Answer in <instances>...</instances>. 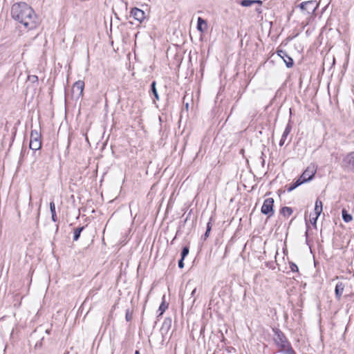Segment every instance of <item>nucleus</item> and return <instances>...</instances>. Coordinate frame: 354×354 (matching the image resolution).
<instances>
[{
    "instance_id": "1",
    "label": "nucleus",
    "mask_w": 354,
    "mask_h": 354,
    "mask_svg": "<svg viewBox=\"0 0 354 354\" xmlns=\"http://www.w3.org/2000/svg\"><path fill=\"white\" fill-rule=\"evenodd\" d=\"M11 16L28 29L31 30L36 27L35 11L26 3H15L11 8Z\"/></svg>"
},
{
    "instance_id": "2",
    "label": "nucleus",
    "mask_w": 354,
    "mask_h": 354,
    "mask_svg": "<svg viewBox=\"0 0 354 354\" xmlns=\"http://www.w3.org/2000/svg\"><path fill=\"white\" fill-rule=\"evenodd\" d=\"M272 332L274 333L273 340L277 347L279 348V352L287 354L289 349H293L283 332L278 328H272Z\"/></svg>"
},
{
    "instance_id": "3",
    "label": "nucleus",
    "mask_w": 354,
    "mask_h": 354,
    "mask_svg": "<svg viewBox=\"0 0 354 354\" xmlns=\"http://www.w3.org/2000/svg\"><path fill=\"white\" fill-rule=\"evenodd\" d=\"M29 147L33 151L39 150L41 147V134L36 129H33L30 132Z\"/></svg>"
},
{
    "instance_id": "4",
    "label": "nucleus",
    "mask_w": 354,
    "mask_h": 354,
    "mask_svg": "<svg viewBox=\"0 0 354 354\" xmlns=\"http://www.w3.org/2000/svg\"><path fill=\"white\" fill-rule=\"evenodd\" d=\"M274 199L272 198H266L261 207V213L270 217L274 214Z\"/></svg>"
},
{
    "instance_id": "5",
    "label": "nucleus",
    "mask_w": 354,
    "mask_h": 354,
    "mask_svg": "<svg viewBox=\"0 0 354 354\" xmlns=\"http://www.w3.org/2000/svg\"><path fill=\"white\" fill-rule=\"evenodd\" d=\"M319 4L315 1H306L301 3L299 7L308 14H314Z\"/></svg>"
},
{
    "instance_id": "6",
    "label": "nucleus",
    "mask_w": 354,
    "mask_h": 354,
    "mask_svg": "<svg viewBox=\"0 0 354 354\" xmlns=\"http://www.w3.org/2000/svg\"><path fill=\"white\" fill-rule=\"evenodd\" d=\"M316 169L315 168V166H309L302 173L301 176L299 177V179L302 180V183H307L313 178Z\"/></svg>"
},
{
    "instance_id": "7",
    "label": "nucleus",
    "mask_w": 354,
    "mask_h": 354,
    "mask_svg": "<svg viewBox=\"0 0 354 354\" xmlns=\"http://www.w3.org/2000/svg\"><path fill=\"white\" fill-rule=\"evenodd\" d=\"M277 55L281 57L286 64V66L288 68H291L293 66L294 62L292 57H290L286 50H277Z\"/></svg>"
},
{
    "instance_id": "8",
    "label": "nucleus",
    "mask_w": 354,
    "mask_h": 354,
    "mask_svg": "<svg viewBox=\"0 0 354 354\" xmlns=\"http://www.w3.org/2000/svg\"><path fill=\"white\" fill-rule=\"evenodd\" d=\"M84 88V82L82 80H78L74 83L72 87V92L73 94L77 92L76 97L79 98L83 95Z\"/></svg>"
},
{
    "instance_id": "9",
    "label": "nucleus",
    "mask_w": 354,
    "mask_h": 354,
    "mask_svg": "<svg viewBox=\"0 0 354 354\" xmlns=\"http://www.w3.org/2000/svg\"><path fill=\"white\" fill-rule=\"evenodd\" d=\"M131 15L137 21L142 22L145 19V12L138 8H133L131 10Z\"/></svg>"
},
{
    "instance_id": "10",
    "label": "nucleus",
    "mask_w": 354,
    "mask_h": 354,
    "mask_svg": "<svg viewBox=\"0 0 354 354\" xmlns=\"http://www.w3.org/2000/svg\"><path fill=\"white\" fill-rule=\"evenodd\" d=\"M150 95H153V97L152 98L153 103H156V101H158L160 100V97L156 88V82L153 81L150 85V90L149 91Z\"/></svg>"
},
{
    "instance_id": "11",
    "label": "nucleus",
    "mask_w": 354,
    "mask_h": 354,
    "mask_svg": "<svg viewBox=\"0 0 354 354\" xmlns=\"http://www.w3.org/2000/svg\"><path fill=\"white\" fill-rule=\"evenodd\" d=\"M344 284L342 282H338L335 286V294L337 299H340L344 289Z\"/></svg>"
},
{
    "instance_id": "12",
    "label": "nucleus",
    "mask_w": 354,
    "mask_h": 354,
    "mask_svg": "<svg viewBox=\"0 0 354 354\" xmlns=\"http://www.w3.org/2000/svg\"><path fill=\"white\" fill-rule=\"evenodd\" d=\"M207 28V24L206 20L199 17L197 19V30L201 32H203Z\"/></svg>"
},
{
    "instance_id": "13",
    "label": "nucleus",
    "mask_w": 354,
    "mask_h": 354,
    "mask_svg": "<svg viewBox=\"0 0 354 354\" xmlns=\"http://www.w3.org/2000/svg\"><path fill=\"white\" fill-rule=\"evenodd\" d=\"M323 209V204L322 202L317 198L315 201V213L314 214L317 216V217H319L320 214L322 212Z\"/></svg>"
},
{
    "instance_id": "14",
    "label": "nucleus",
    "mask_w": 354,
    "mask_h": 354,
    "mask_svg": "<svg viewBox=\"0 0 354 354\" xmlns=\"http://www.w3.org/2000/svg\"><path fill=\"white\" fill-rule=\"evenodd\" d=\"M50 213H51L52 221L53 222H57V216L56 210H55V203L53 201H51L50 203Z\"/></svg>"
},
{
    "instance_id": "15",
    "label": "nucleus",
    "mask_w": 354,
    "mask_h": 354,
    "mask_svg": "<svg viewBox=\"0 0 354 354\" xmlns=\"http://www.w3.org/2000/svg\"><path fill=\"white\" fill-rule=\"evenodd\" d=\"M292 212V209L290 207H283L280 210V213L285 217H289Z\"/></svg>"
},
{
    "instance_id": "16",
    "label": "nucleus",
    "mask_w": 354,
    "mask_h": 354,
    "mask_svg": "<svg viewBox=\"0 0 354 354\" xmlns=\"http://www.w3.org/2000/svg\"><path fill=\"white\" fill-rule=\"evenodd\" d=\"M344 161L354 167V151L346 155Z\"/></svg>"
},
{
    "instance_id": "17",
    "label": "nucleus",
    "mask_w": 354,
    "mask_h": 354,
    "mask_svg": "<svg viewBox=\"0 0 354 354\" xmlns=\"http://www.w3.org/2000/svg\"><path fill=\"white\" fill-rule=\"evenodd\" d=\"M84 226H82V227H79L74 230V232H73V241H77L79 239L80 234H81L82 232L84 230Z\"/></svg>"
},
{
    "instance_id": "18",
    "label": "nucleus",
    "mask_w": 354,
    "mask_h": 354,
    "mask_svg": "<svg viewBox=\"0 0 354 354\" xmlns=\"http://www.w3.org/2000/svg\"><path fill=\"white\" fill-rule=\"evenodd\" d=\"M302 183V180H299V178L293 183L290 184L288 187H287V191L288 192H292V190H294L295 189H296L298 186L301 185Z\"/></svg>"
},
{
    "instance_id": "19",
    "label": "nucleus",
    "mask_w": 354,
    "mask_h": 354,
    "mask_svg": "<svg viewBox=\"0 0 354 354\" xmlns=\"http://www.w3.org/2000/svg\"><path fill=\"white\" fill-rule=\"evenodd\" d=\"M342 219L346 223H348V222L351 221L353 219L352 216L350 214H348L347 212V211L344 209H342Z\"/></svg>"
},
{
    "instance_id": "20",
    "label": "nucleus",
    "mask_w": 354,
    "mask_h": 354,
    "mask_svg": "<svg viewBox=\"0 0 354 354\" xmlns=\"http://www.w3.org/2000/svg\"><path fill=\"white\" fill-rule=\"evenodd\" d=\"M291 130H292V125L290 124V120L285 128V130L282 134L281 138L286 140V138H287L288 136L290 134Z\"/></svg>"
},
{
    "instance_id": "21",
    "label": "nucleus",
    "mask_w": 354,
    "mask_h": 354,
    "mask_svg": "<svg viewBox=\"0 0 354 354\" xmlns=\"http://www.w3.org/2000/svg\"><path fill=\"white\" fill-rule=\"evenodd\" d=\"M211 220L212 218H210L209 221L207 223V227H206V231L204 234V235L202 236V239L205 241L209 236V233H210V231L212 230V223H211Z\"/></svg>"
},
{
    "instance_id": "22",
    "label": "nucleus",
    "mask_w": 354,
    "mask_h": 354,
    "mask_svg": "<svg viewBox=\"0 0 354 354\" xmlns=\"http://www.w3.org/2000/svg\"><path fill=\"white\" fill-rule=\"evenodd\" d=\"M171 325V318H166L165 319L162 329L166 328L167 330H169Z\"/></svg>"
},
{
    "instance_id": "23",
    "label": "nucleus",
    "mask_w": 354,
    "mask_h": 354,
    "mask_svg": "<svg viewBox=\"0 0 354 354\" xmlns=\"http://www.w3.org/2000/svg\"><path fill=\"white\" fill-rule=\"evenodd\" d=\"M239 4L243 7H248L253 5V0H241Z\"/></svg>"
},
{
    "instance_id": "24",
    "label": "nucleus",
    "mask_w": 354,
    "mask_h": 354,
    "mask_svg": "<svg viewBox=\"0 0 354 354\" xmlns=\"http://www.w3.org/2000/svg\"><path fill=\"white\" fill-rule=\"evenodd\" d=\"M189 252V246L186 245V246L183 247L182 249V251H181V254H180L181 258L185 259L188 255Z\"/></svg>"
},
{
    "instance_id": "25",
    "label": "nucleus",
    "mask_w": 354,
    "mask_h": 354,
    "mask_svg": "<svg viewBox=\"0 0 354 354\" xmlns=\"http://www.w3.org/2000/svg\"><path fill=\"white\" fill-rule=\"evenodd\" d=\"M132 318H133V311L129 309H127L126 314H125L126 321L130 322V321H131Z\"/></svg>"
},
{
    "instance_id": "26",
    "label": "nucleus",
    "mask_w": 354,
    "mask_h": 354,
    "mask_svg": "<svg viewBox=\"0 0 354 354\" xmlns=\"http://www.w3.org/2000/svg\"><path fill=\"white\" fill-rule=\"evenodd\" d=\"M289 266H290V270L293 272H299V268H298V266L293 262H290L289 263Z\"/></svg>"
},
{
    "instance_id": "27",
    "label": "nucleus",
    "mask_w": 354,
    "mask_h": 354,
    "mask_svg": "<svg viewBox=\"0 0 354 354\" xmlns=\"http://www.w3.org/2000/svg\"><path fill=\"white\" fill-rule=\"evenodd\" d=\"M167 304H166L165 302L163 301L158 309V310L160 311V315H162L165 311V310L167 308Z\"/></svg>"
},
{
    "instance_id": "28",
    "label": "nucleus",
    "mask_w": 354,
    "mask_h": 354,
    "mask_svg": "<svg viewBox=\"0 0 354 354\" xmlns=\"http://www.w3.org/2000/svg\"><path fill=\"white\" fill-rule=\"evenodd\" d=\"M318 217H317L316 215L314 214V216L310 215V221L312 225H316Z\"/></svg>"
},
{
    "instance_id": "29",
    "label": "nucleus",
    "mask_w": 354,
    "mask_h": 354,
    "mask_svg": "<svg viewBox=\"0 0 354 354\" xmlns=\"http://www.w3.org/2000/svg\"><path fill=\"white\" fill-rule=\"evenodd\" d=\"M184 259L183 258H180V259L178 261V266L180 268H184Z\"/></svg>"
},
{
    "instance_id": "30",
    "label": "nucleus",
    "mask_w": 354,
    "mask_h": 354,
    "mask_svg": "<svg viewBox=\"0 0 354 354\" xmlns=\"http://www.w3.org/2000/svg\"><path fill=\"white\" fill-rule=\"evenodd\" d=\"M262 3L263 2L261 0H253V4H258L259 6H261Z\"/></svg>"
},
{
    "instance_id": "31",
    "label": "nucleus",
    "mask_w": 354,
    "mask_h": 354,
    "mask_svg": "<svg viewBox=\"0 0 354 354\" xmlns=\"http://www.w3.org/2000/svg\"><path fill=\"white\" fill-rule=\"evenodd\" d=\"M285 141H286V139H283V138H281L280 141H279V145L281 147L284 145L285 143Z\"/></svg>"
},
{
    "instance_id": "32",
    "label": "nucleus",
    "mask_w": 354,
    "mask_h": 354,
    "mask_svg": "<svg viewBox=\"0 0 354 354\" xmlns=\"http://www.w3.org/2000/svg\"><path fill=\"white\" fill-rule=\"evenodd\" d=\"M287 354H296V353L294 351V349H289V351H288V353Z\"/></svg>"
},
{
    "instance_id": "33",
    "label": "nucleus",
    "mask_w": 354,
    "mask_h": 354,
    "mask_svg": "<svg viewBox=\"0 0 354 354\" xmlns=\"http://www.w3.org/2000/svg\"><path fill=\"white\" fill-rule=\"evenodd\" d=\"M196 288H195L192 291V293H191L192 297H194L196 295Z\"/></svg>"
},
{
    "instance_id": "34",
    "label": "nucleus",
    "mask_w": 354,
    "mask_h": 354,
    "mask_svg": "<svg viewBox=\"0 0 354 354\" xmlns=\"http://www.w3.org/2000/svg\"><path fill=\"white\" fill-rule=\"evenodd\" d=\"M255 10L258 13H261V12H262L261 8H257Z\"/></svg>"
},
{
    "instance_id": "35",
    "label": "nucleus",
    "mask_w": 354,
    "mask_h": 354,
    "mask_svg": "<svg viewBox=\"0 0 354 354\" xmlns=\"http://www.w3.org/2000/svg\"><path fill=\"white\" fill-rule=\"evenodd\" d=\"M32 81H34V80H37V76H35V75L32 76Z\"/></svg>"
},
{
    "instance_id": "36",
    "label": "nucleus",
    "mask_w": 354,
    "mask_h": 354,
    "mask_svg": "<svg viewBox=\"0 0 354 354\" xmlns=\"http://www.w3.org/2000/svg\"><path fill=\"white\" fill-rule=\"evenodd\" d=\"M306 236L308 237V231L306 232ZM306 243H308V238H306Z\"/></svg>"
},
{
    "instance_id": "37",
    "label": "nucleus",
    "mask_w": 354,
    "mask_h": 354,
    "mask_svg": "<svg viewBox=\"0 0 354 354\" xmlns=\"http://www.w3.org/2000/svg\"><path fill=\"white\" fill-rule=\"evenodd\" d=\"M58 229H59V225H56V232H57Z\"/></svg>"
},
{
    "instance_id": "38",
    "label": "nucleus",
    "mask_w": 354,
    "mask_h": 354,
    "mask_svg": "<svg viewBox=\"0 0 354 354\" xmlns=\"http://www.w3.org/2000/svg\"><path fill=\"white\" fill-rule=\"evenodd\" d=\"M135 354H140L139 351H136Z\"/></svg>"
},
{
    "instance_id": "39",
    "label": "nucleus",
    "mask_w": 354,
    "mask_h": 354,
    "mask_svg": "<svg viewBox=\"0 0 354 354\" xmlns=\"http://www.w3.org/2000/svg\"><path fill=\"white\" fill-rule=\"evenodd\" d=\"M30 202H31V196H30V197H29V203H30Z\"/></svg>"
}]
</instances>
